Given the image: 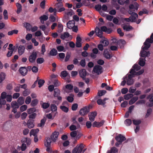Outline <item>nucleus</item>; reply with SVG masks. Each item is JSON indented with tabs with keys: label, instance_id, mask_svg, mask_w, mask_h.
Instances as JSON below:
<instances>
[{
	"label": "nucleus",
	"instance_id": "72a5a7b5",
	"mask_svg": "<svg viewBox=\"0 0 153 153\" xmlns=\"http://www.w3.org/2000/svg\"><path fill=\"white\" fill-rule=\"evenodd\" d=\"M27 125L28 128H33L34 126L33 121L30 120H28Z\"/></svg>",
	"mask_w": 153,
	"mask_h": 153
},
{
	"label": "nucleus",
	"instance_id": "3c124183",
	"mask_svg": "<svg viewBox=\"0 0 153 153\" xmlns=\"http://www.w3.org/2000/svg\"><path fill=\"white\" fill-rule=\"evenodd\" d=\"M106 93V91L105 90H101L98 91V96L101 97L105 94Z\"/></svg>",
	"mask_w": 153,
	"mask_h": 153
},
{
	"label": "nucleus",
	"instance_id": "bf43d9fd",
	"mask_svg": "<svg viewBox=\"0 0 153 153\" xmlns=\"http://www.w3.org/2000/svg\"><path fill=\"white\" fill-rule=\"evenodd\" d=\"M78 132L77 131H72L70 134L71 136L72 137H75L76 136Z\"/></svg>",
	"mask_w": 153,
	"mask_h": 153
},
{
	"label": "nucleus",
	"instance_id": "5701e85b",
	"mask_svg": "<svg viewBox=\"0 0 153 153\" xmlns=\"http://www.w3.org/2000/svg\"><path fill=\"white\" fill-rule=\"evenodd\" d=\"M104 55L105 58L107 59H110L111 57V56L108 52V49H105L104 52Z\"/></svg>",
	"mask_w": 153,
	"mask_h": 153
},
{
	"label": "nucleus",
	"instance_id": "0eeeda50",
	"mask_svg": "<svg viewBox=\"0 0 153 153\" xmlns=\"http://www.w3.org/2000/svg\"><path fill=\"white\" fill-rule=\"evenodd\" d=\"M93 71L97 74H100L102 72V68L100 65L95 66L93 68Z\"/></svg>",
	"mask_w": 153,
	"mask_h": 153
},
{
	"label": "nucleus",
	"instance_id": "338daca9",
	"mask_svg": "<svg viewBox=\"0 0 153 153\" xmlns=\"http://www.w3.org/2000/svg\"><path fill=\"white\" fill-rule=\"evenodd\" d=\"M78 107V105L76 103H75L73 104L71 107V109L73 111L76 110Z\"/></svg>",
	"mask_w": 153,
	"mask_h": 153
},
{
	"label": "nucleus",
	"instance_id": "412c9836",
	"mask_svg": "<svg viewBox=\"0 0 153 153\" xmlns=\"http://www.w3.org/2000/svg\"><path fill=\"white\" fill-rule=\"evenodd\" d=\"M57 114V112H52L51 113L47 114V117L48 119H53Z\"/></svg>",
	"mask_w": 153,
	"mask_h": 153
},
{
	"label": "nucleus",
	"instance_id": "69168bd1",
	"mask_svg": "<svg viewBox=\"0 0 153 153\" xmlns=\"http://www.w3.org/2000/svg\"><path fill=\"white\" fill-rule=\"evenodd\" d=\"M71 55V53H70L68 52L67 53L65 60V62H67L69 60L70 57Z\"/></svg>",
	"mask_w": 153,
	"mask_h": 153
},
{
	"label": "nucleus",
	"instance_id": "aec40b11",
	"mask_svg": "<svg viewBox=\"0 0 153 153\" xmlns=\"http://www.w3.org/2000/svg\"><path fill=\"white\" fill-rule=\"evenodd\" d=\"M19 70L20 73L23 76L26 75L27 71L26 68L24 67H21Z\"/></svg>",
	"mask_w": 153,
	"mask_h": 153
},
{
	"label": "nucleus",
	"instance_id": "bb28decb",
	"mask_svg": "<svg viewBox=\"0 0 153 153\" xmlns=\"http://www.w3.org/2000/svg\"><path fill=\"white\" fill-rule=\"evenodd\" d=\"M70 36L68 32H65L61 35L60 38L61 39L64 40L68 38Z\"/></svg>",
	"mask_w": 153,
	"mask_h": 153
},
{
	"label": "nucleus",
	"instance_id": "a211bd4d",
	"mask_svg": "<svg viewBox=\"0 0 153 153\" xmlns=\"http://www.w3.org/2000/svg\"><path fill=\"white\" fill-rule=\"evenodd\" d=\"M96 35L100 38H102L103 37L102 35V31L100 29L97 27L96 28Z\"/></svg>",
	"mask_w": 153,
	"mask_h": 153
},
{
	"label": "nucleus",
	"instance_id": "864d4df0",
	"mask_svg": "<svg viewBox=\"0 0 153 153\" xmlns=\"http://www.w3.org/2000/svg\"><path fill=\"white\" fill-rule=\"evenodd\" d=\"M44 61V60L43 58H39L36 60L37 63L38 64H41Z\"/></svg>",
	"mask_w": 153,
	"mask_h": 153
},
{
	"label": "nucleus",
	"instance_id": "052dcab7",
	"mask_svg": "<svg viewBox=\"0 0 153 153\" xmlns=\"http://www.w3.org/2000/svg\"><path fill=\"white\" fill-rule=\"evenodd\" d=\"M58 31L59 33L61 32L63 29V27L61 24H59L58 25Z\"/></svg>",
	"mask_w": 153,
	"mask_h": 153
},
{
	"label": "nucleus",
	"instance_id": "2f4dec72",
	"mask_svg": "<svg viewBox=\"0 0 153 153\" xmlns=\"http://www.w3.org/2000/svg\"><path fill=\"white\" fill-rule=\"evenodd\" d=\"M106 100V98H104L103 100L101 99H98L97 101V104L99 105H104L105 104V101Z\"/></svg>",
	"mask_w": 153,
	"mask_h": 153
},
{
	"label": "nucleus",
	"instance_id": "49530a36",
	"mask_svg": "<svg viewBox=\"0 0 153 153\" xmlns=\"http://www.w3.org/2000/svg\"><path fill=\"white\" fill-rule=\"evenodd\" d=\"M123 29L127 31H128L131 30L132 29V27L128 25H124L123 27Z\"/></svg>",
	"mask_w": 153,
	"mask_h": 153
},
{
	"label": "nucleus",
	"instance_id": "4468645a",
	"mask_svg": "<svg viewBox=\"0 0 153 153\" xmlns=\"http://www.w3.org/2000/svg\"><path fill=\"white\" fill-rule=\"evenodd\" d=\"M116 140L119 143H122L126 139L125 137L122 136L121 134H119L115 137Z\"/></svg>",
	"mask_w": 153,
	"mask_h": 153
},
{
	"label": "nucleus",
	"instance_id": "20e7f679",
	"mask_svg": "<svg viewBox=\"0 0 153 153\" xmlns=\"http://www.w3.org/2000/svg\"><path fill=\"white\" fill-rule=\"evenodd\" d=\"M84 145L81 144L79 145H77L72 150V153H81L82 152L83 153L85 149H83Z\"/></svg>",
	"mask_w": 153,
	"mask_h": 153
},
{
	"label": "nucleus",
	"instance_id": "680f3d73",
	"mask_svg": "<svg viewBox=\"0 0 153 153\" xmlns=\"http://www.w3.org/2000/svg\"><path fill=\"white\" fill-rule=\"evenodd\" d=\"M6 103V101L5 99L0 98V108L1 107V105H4Z\"/></svg>",
	"mask_w": 153,
	"mask_h": 153
},
{
	"label": "nucleus",
	"instance_id": "c85d7f7f",
	"mask_svg": "<svg viewBox=\"0 0 153 153\" xmlns=\"http://www.w3.org/2000/svg\"><path fill=\"white\" fill-rule=\"evenodd\" d=\"M39 131V129L38 128L36 129H33L31 130L30 132V134L31 136L32 135L35 136L37 133H38Z\"/></svg>",
	"mask_w": 153,
	"mask_h": 153
},
{
	"label": "nucleus",
	"instance_id": "c03bdc74",
	"mask_svg": "<svg viewBox=\"0 0 153 153\" xmlns=\"http://www.w3.org/2000/svg\"><path fill=\"white\" fill-rule=\"evenodd\" d=\"M46 121V119L43 118L41 120L40 123L38 124V126L39 127H42L44 126L45 122Z\"/></svg>",
	"mask_w": 153,
	"mask_h": 153
},
{
	"label": "nucleus",
	"instance_id": "f8f14e48",
	"mask_svg": "<svg viewBox=\"0 0 153 153\" xmlns=\"http://www.w3.org/2000/svg\"><path fill=\"white\" fill-rule=\"evenodd\" d=\"M104 122L105 121L104 120H102L100 122L95 121L93 123L92 126L94 127H100L103 125Z\"/></svg>",
	"mask_w": 153,
	"mask_h": 153
},
{
	"label": "nucleus",
	"instance_id": "6e6d98bb",
	"mask_svg": "<svg viewBox=\"0 0 153 153\" xmlns=\"http://www.w3.org/2000/svg\"><path fill=\"white\" fill-rule=\"evenodd\" d=\"M30 93V90L28 89H26L23 92V95L25 96H26L28 95Z\"/></svg>",
	"mask_w": 153,
	"mask_h": 153
},
{
	"label": "nucleus",
	"instance_id": "4c0bfd02",
	"mask_svg": "<svg viewBox=\"0 0 153 153\" xmlns=\"http://www.w3.org/2000/svg\"><path fill=\"white\" fill-rule=\"evenodd\" d=\"M138 99L137 97H135L132 98L129 101V104L132 105Z\"/></svg>",
	"mask_w": 153,
	"mask_h": 153
},
{
	"label": "nucleus",
	"instance_id": "7ed1b4c3",
	"mask_svg": "<svg viewBox=\"0 0 153 153\" xmlns=\"http://www.w3.org/2000/svg\"><path fill=\"white\" fill-rule=\"evenodd\" d=\"M140 68V67L137 65H135L133 67V68L131 69L130 71L131 74H133L134 75H139L143 74L144 70L143 69H142L138 72H136L135 71H137Z\"/></svg>",
	"mask_w": 153,
	"mask_h": 153
},
{
	"label": "nucleus",
	"instance_id": "f257e3e1",
	"mask_svg": "<svg viewBox=\"0 0 153 153\" xmlns=\"http://www.w3.org/2000/svg\"><path fill=\"white\" fill-rule=\"evenodd\" d=\"M153 42V34H152L151 36V39H147L146 42L144 43V46L142 47V50L140 52V56L143 57H145L148 56L150 54L149 52H147L146 51L150 46V43Z\"/></svg>",
	"mask_w": 153,
	"mask_h": 153
},
{
	"label": "nucleus",
	"instance_id": "6e6552de",
	"mask_svg": "<svg viewBox=\"0 0 153 153\" xmlns=\"http://www.w3.org/2000/svg\"><path fill=\"white\" fill-rule=\"evenodd\" d=\"M139 6V4L135 2L134 4H131L129 5L128 10H131L132 12H134L135 10H137Z\"/></svg>",
	"mask_w": 153,
	"mask_h": 153
},
{
	"label": "nucleus",
	"instance_id": "39448f33",
	"mask_svg": "<svg viewBox=\"0 0 153 153\" xmlns=\"http://www.w3.org/2000/svg\"><path fill=\"white\" fill-rule=\"evenodd\" d=\"M37 56V52L35 51H33L29 57L28 59L29 62L32 63H34L35 62Z\"/></svg>",
	"mask_w": 153,
	"mask_h": 153
},
{
	"label": "nucleus",
	"instance_id": "b1692460",
	"mask_svg": "<svg viewBox=\"0 0 153 153\" xmlns=\"http://www.w3.org/2000/svg\"><path fill=\"white\" fill-rule=\"evenodd\" d=\"M21 141L22 142L26 143L27 145H30L31 143V140L29 138H28L27 137H24L23 138Z\"/></svg>",
	"mask_w": 153,
	"mask_h": 153
},
{
	"label": "nucleus",
	"instance_id": "79ce46f5",
	"mask_svg": "<svg viewBox=\"0 0 153 153\" xmlns=\"http://www.w3.org/2000/svg\"><path fill=\"white\" fill-rule=\"evenodd\" d=\"M51 107L52 112H57V107L56 105L54 104H51Z\"/></svg>",
	"mask_w": 153,
	"mask_h": 153
},
{
	"label": "nucleus",
	"instance_id": "a878e982",
	"mask_svg": "<svg viewBox=\"0 0 153 153\" xmlns=\"http://www.w3.org/2000/svg\"><path fill=\"white\" fill-rule=\"evenodd\" d=\"M6 77L5 74L4 72H1L0 73V84L5 79Z\"/></svg>",
	"mask_w": 153,
	"mask_h": 153
},
{
	"label": "nucleus",
	"instance_id": "a18cd8bd",
	"mask_svg": "<svg viewBox=\"0 0 153 153\" xmlns=\"http://www.w3.org/2000/svg\"><path fill=\"white\" fill-rule=\"evenodd\" d=\"M24 26L27 30H30L31 28V26L28 23H25L24 24Z\"/></svg>",
	"mask_w": 153,
	"mask_h": 153
},
{
	"label": "nucleus",
	"instance_id": "37998d69",
	"mask_svg": "<svg viewBox=\"0 0 153 153\" xmlns=\"http://www.w3.org/2000/svg\"><path fill=\"white\" fill-rule=\"evenodd\" d=\"M57 53V51L56 50L53 48L51 50L50 52V55L53 56H56Z\"/></svg>",
	"mask_w": 153,
	"mask_h": 153
},
{
	"label": "nucleus",
	"instance_id": "4be33fe9",
	"mask_svg": "<svg viewBox=\"0 0 153 153\" xmlns=\"http://www.w3.org/2000/svg\"><path fill=\"white\" fill-rule=\"evenodd\" d=\"M148 98L149 99V101L150 102V104H147L148 106L149 107H152L153 106V95L151 94L149 96Z\"/></svg>",
	"mask_w": 153,
	"mask_h": 153
},
{
	"label": "nucleus",
	"instance_id": "393cba45",
	"mask_svg": "<svg viewBox=\"0 0 153 153\" xmlns=\"http://www.w3.org/2000/svg\"><path fill=\"white\" fill-rule=\"evenodd\" d=\"M39 19L41 23L44 24V21L47 20L48 19V17L46 15H44L40 16Z\"/></svg>",
	"mask_w": 153,
	"mask_h": 153
},
{
	"label": "nucleus",
	"instance_id": "9b49d317",
	"mask_svg": "<svg viewBox=\"0 0 153 153\" xmlns=\"http://www.w3.org/2000/svg\"><path fill=\"white\" fill-rule=\"evenodd\" d=\"M97 115V113L96 111L90 113L88 114L89 120L91 122L94 121L95 118Z\"/></svg>",
	"mask_w": 153,
	"mask_h": 153
},
{
	"label": "nucleus",
	"instance_id": "09e8293b",
	"mask_svg": "<svg viewBox=\"0 0 153 153\" xmlns=\"http://www.w3.org/2000/svg\"><path fill=\"white\" fill-rule=\"evenodd\" d=\"M131 123V120L130 119H127L124 122V123L126 126H130Z\"/></svg>",
	"mask_w": 153,
	"mask_h": 153
},
{
	"label": "nucleus",
	"instance_id": "c9c22d12",
	"mask_svg": "<svg viewBox=\"0 0 153 153\" xmlns=\"http://www.w3.org/2000/svg\"><path fill=\"white\" fill-rule=\"evenodd\" d=\"M145 58H140V59L139 61V64L142 66H143L145 64Z\"/></svg>",
	"mask_w": 153,
	"mask_h": 153
},
{
	"label": "nucleus",
	"instance_id": "9d476101",
	"mask_svg": "<svg viewBox=\"0 0 153 153\" xmlns=\"http://www.w3.org/2000/svg\"><path fill=\"white\" fill-rule=\"evenodd\" d=\"M73 88V85L71 84H67L64 87H63V89L64 91L66 93H69L71 92L72 91Z\"/></svg>",
	"mask_w": 153,
	"mask_h": 153
},
{
	"label": "nucleus",
	"instance_id": "5fc2aeb1",
	"mask_svg": "<svg viewBox=\"0 0 153 153\" xmlns=\"http://www.w3.org/2000/svg\"><path fill=\"white\" fill-rule=\"evenodd\" d=\"M56 49L59 52L64 51L65 52L64 48L62 46H59L56 47Z\"/></svg>",
	"mask_w": 153,
	"mask_h": 153
},
{
	"label": "nucleus",
	"instance_id": "f3484780",
	"mask_svg": "<svg viewBox=\"0 0 153 153\" xmlns=\"http://www.w3.org/2000/svg\"><path fill=\"white\" fill-rule=\"evenodd\" d=\"M79 74L80 76L83 79H85V76L86 75V72L85 69H82L80 70L79 71Z\"/></svg>",
	"mask_w": 153,
	"mask_h": 153
},
{
	"label": "nucleus",
	"instance_id": "cd10ccee",
	"mask_svg": "<svg viewBox=\"0 0 153 153\" xmlns=\"http://www.w3.org/2000/svg\"><path fill=\"white\" fill-rule=\"evenodd\" d=\"M11 106L12 108H19V104L15 101H13L11 103Z\"/></svg>",
	"mask_w": 153,
	"mask_h": 153
},
{
	"label": "nucleus",
	"instance_id": "ddd939ff",
	"mask_svg": "<svg viewBox=\"0 0 153 153\" xmlns=\"http://www.w3.org/2000/svg\"><path fill=\"white\" fill-rule=\"evenodd\" d=\"M59 133L58 131L53 132L51 136V138L53 142H55L57 139Z\"/></svg>",
	"mask_w": 153,
	"mask_h": 153
},
{
	"label": "nucleus",
	"instance_id": "f704fd0d",
	"mask_svg": "<svg viewBox=\"0 0 153 153\" xmlns=\"http://www.w3.org/2000/svg\"><path fill=\"white\" fill-rule=\"evenodd\" d=\"M60 108L65 113H67L69 111L68 108L63 105H61L60 106Z\"/></svg>",
	"mask_w": 153,
	"mask_h": 153
},
{
	"label": "nucleus",
	"instance_id": "13d9d810",
	"mask_svg": "<svg viewBox=\"0 0 153 153\" xmlns=\"http://www.w3.org/2000/svg\"><path fill=\"white\" fill-rule=\"evenodd\" d=\"M45 82V81L43 79H40L38 81V84L39 85V87L40 88L44 84Z\"/></svg>",
	"mask_w": 153,
	"mask_h": 153
},
{
	"label": "nucleus",
	"instance_id": "423d86ee",
	"mask_svg": "<svg viewBox=\"0 0 153 153\" xmlns=\"http://www.w3.org/2000/svg\"><path fill=\"white\" fill-rule=\"evenodd\" d=\"M134 75L133 74H130L128 75V77H126V79L127 84L128 85H130L134 83V81L132 78L134 77Z\"/></svg>",
	"mask_w": 153,
	"mask_h": 153
},
{
	"label": "nucleus",
	"instance_id": "ea45409f",
	"mask_svg": "<svg viewBox=\"0 0 153 153\" xmlns=\"http://www.w3.org/2000/svg\"><path fill=\"white\" fill-rule=\"evenodd\" d=\"M48 11L51 13H53L54 15H56L57 10L56 8L53 9L52 7H50L48 9Z\"/></svg>",
	"mask_w": 153,
	"mask_h": 153
},
{
	"label": "nucleus",
	"instance_id": "f03ea898",
	"mask_svg": "<svg viewBox=\"0 0 153 153\" xmlns=\"http://www.w3.org/2000/svg\"><path fill=\"white\" fill-rule=\"evenodd\" d=\"M128 12L129 14L131 15V16L129 18H123L122 20L128 22H134L138 17L137 14L135 13L132 12L131 10H128Z\"/></svg>",
	"mask_w": 153,
	"mask_h": 153
},
{
	"label": "nucleus",
	"instance_id": "8fccbe9b",
	"mask_svg": "<svg viewBox=\"0 0 153 153\" xmlns=\"http://www.w3.org/2000/svg\"><path fill=\"white\" fill-rule=\"evenodd\" d=\"M27 106L25 105H22L20 108V110L21 112L25 111L27 108Z\"/></svg>",
	"mask_w": 153,
	"mask_h": 153
},
{
	"label": "nucleus",
	"instance_id": "a19ab883",
	"mask_svg": "<svg viewBox=\"0 0 153 153\" xmlns=\"http://www.w3.org/2000/svg\"><path fill=\"white\" fill-rule=\"evenodd\" d=\"M133 95L131 94H128L125 95L124 96V98L125 100H128L132 97Z\"/></svg>",
	"mask_w": 153,
	"mask_h": 153
},
{
	"label": "nucleus",
	"instance_id": "473e14b6",
	"mask_svg": "<svg viewBox=\"0 0 153 153\" xmlns=\"http://www.w3.org/2000/svg\"><path fill=\"white\" fill-rule=\"evenodd\" d=\"M100 43L102 44L104 47H105L108 45L109 42L106 39H102L100 41Z\"/></svg>",
	"mask_w": 153,
	"mask_h": 153
},
{
	"label": "nucleus",
	"instance_id": "58836bf2",
	"mask_svg": "<svg viewBox=\"0 0 153 153\" xmlns=\"http://www.w3.org/2000/svg\"><path fill=\"white\" fill-rule=\"evenodd\" d=\"M74 95L71 94L67 98V100L69 102H72L74 100Z\"/></svg>",
	"mask_w": 153,
	"mask_h": 153
},
{
	"label": "nucleus",
	"instance_id": "774afa93",
	"mask_svg": "<svg viewBox=\"0 0 153 153\" xmlns=\"http://www.w3.org/2000/svg\"><path fill=\"white\" fill-rule=\"evenodd\" d=\"M111 150L112 153H117L118 152V149L115 147H113L111 149Z\"/></svg>",
	"mask_w": 153,
	"mask_h": 153
},
{
	"label": "nucleus",
	"instance_id": "7c9ffc66",
	"mask_svg": "<svg viewBox=\"0 0 153 153\" xmlns=\"http://www.w3.org/2000/svg\"><path fill=\"white\" fill-rule=\"evenodd\" d=\"M51 140L50 138H47L46 141L45 142L44 144L45 146H51Z\"/></svg>",
	"mask_w": 153,
	"mask_h": 153
},
{
	"label": "nucleus",
	"instance_id": "2eb2a0df",
	"mask_svg": "<svg viewBox=\"0 0 153 153\" xmlns=\"http://www.w3.org/2000/svg\"><path fill=\"white\" fill-rule=\"evenodd\" d=\"M88 111V107H85L80 109L79 113L81 115L84 116L87 114Z\"/></svg>",
	"mask_w": 153,
	"mask_h": 153
},
{
	"label": "nucleus",
	"instance_id": "1a4fd4ad",
	"mask_svg": "<svg viewBox=\"0 0 153 153\" xmlns=\"http://www.w3.org/2000/svg\"><path fill=\"white\" fill-rule=\"evenodd\" d=\"M60 90L57 88L55 89L54 90V97L56 98L60 102L62 100V97L60 96Z\"/></svg>",
	"mask_w": 153,
	"mask_h": 153
},
{
	"label": "nucleus",
	"instance_id": "e433bc0d",
	"mask_svg": "<svg viewBox=\"0 0 153 153\" xmlns=\"http://www.w3.org/2000/svg\"><path fill=\"white\" fill-rule=\"evenodd\" d=\"M36 111V109L35 108H32L28 109L27 110V112L28 114H30L34 113Z\"/></svg>",
	"mask_w": 153,
	"mask_h": 153
},
{
	"label": "nucleus",
	"instance_id": "6ab92c4d",
	"mask_svg": "<svg viewBox=\"0 0 153 153\" xmlns=\"http://www.w3.org/2000/svg\"><path fill=\"white\" fill-rule=\"evenodd\" d=\"M67 26L69 29H72L75 26L74 21V20L70 21L67 23Z\"/></svg>",
	"mask_w": 153,
	"mask_h": 153
},
{
	"label": "nucleus",
	"instance_id": "e2e57ef3",
	"mask_svg": "<svg viewBox=\"0 0 153 153\" xmlns=\"http://www.w3.org/2000/svg\"><path fill=\"white\" fill-rule=\"evenodd\" d=\"M31 101V98L30 97H27L25 100V103L27 104H29Z\"/></svg>",
	"mask_w": 153,
	"mask_h": 153
},
{
	"label": "nucleus",
	"instance_id": "0e129e2a",
	"mask_svg": "<svg viewBox=\"0 0 153 153\" xmlns=\"http://www.w3.org/2000/svg\"><path fill=\"white\" fill-rule=\"evenodd\" d=\"M6 99L7 102H10L12 100V97L10 95H7Z\"/></svg>",
	"mask_w": 153,
	"mask_h": 153
},
{
	"label": "nucleus",
	"instance_id": "c756f323",
	"mask_svg": "<svg viewBox=\"0 0 153 153\" xmlns=\"http://www.w3.org/2000/svg\"><path fill=\"white\" fill-rule=\"evenodd\" d=\"M25 102V99L22 97H19L17 100L18 103V104L21 105L23 104Z\"/></svg>",
	"mask_w": 153,
	"mask_h": 153
},
{
	"label": "nucleus",
	"instance_id": "603ef678",
	"mask_svg": "<svg viewBox=\"0 0 153 153\" xmlns=\"http://www.w3.org/2000/svg\"><path fill=\"white\" fill-rule=\"evenodd\" d=\"M38 101L37 99L33 100L31 102V105L33 106L36 105L38 103Z\"/></svg>",
	"mask_w": 153,
	"mask_h": 153
},
{
	"label": "nucleus",
	"instance_id": "dca6fc26",
	"mask_svg": "<svg viewBox=\"0 0 153 153\" xmlns=\"http://www.w3.org/2000/svg\"><path fill=\"white\" fill-rule=\"evenodd\" d=\"M25 48L24 46L20 45L18 48V52L19 54L21 55L24 53Z\"/></svg>",
	"mask_w": 153,
	"mask_h": 153
},
{
	"label": "nucleus",
	"instance_id": "de8ad7c7",
	"mask_svg": "<svg viewBox=\"0 0 153 153\" xmlns=\"http://www.w3.org/2000/svg\"><path fill=\"white\" fill-rule=\"evenodd\" d=\"M4 18L5 20H7L8 19L7 11L4 10L3 12Z\"/></svg>",
	"mask_w": 153,
	"mask_h": 153
},
{
	"label": "nucleus",
	"instance_id": "4d7b16f0",
	"mask_svg": "<svg viewBox=\"0 0 153 153\" xmlns=\"http://www.w3.org/2000/svg\"><path fill=\"white\" fill-rule=\"evenodd\" d=\"M18 65L17 64H13L11 65V68L13 70L16 71L17 70Z\"/></svg>",
	"mask_w": 153,
	"mask_h": 153
}]
</instances>
